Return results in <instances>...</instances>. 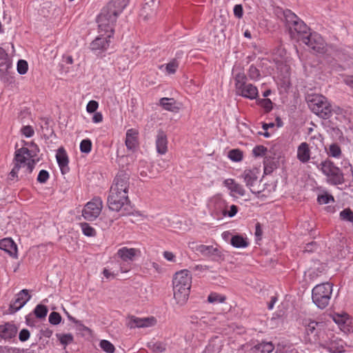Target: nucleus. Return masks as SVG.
<instances>
[{"instance_id": "obj_1", "label": "nucleus", "mask_w": 353, "mask_h": 353, "mask_svg": "<svg viewBox=\"0 0 353 353\" xmlns=\"http://www.w3.org/2000/svg\"><path fill=\"white\" fill-rule=\"evenodd\" d=\"M28 147H23L16 150L13 159V168L10 172V179L31 173L35 164L39 161L38 154L39 148L34 143L27 144Z\"/></svg>"}, {"instance_id": "obj_2", "label": "nucleus", "mask_w": 353, "mask_h": 353, "mask_svg": "<svg viewBox=\"0 0 353 353\" xmlns=\"http://www.w3.org/2000/svg\"><path fill=\"white\" fill-rule=\"evenodd\" d=\"M128 3V0H110L98 17V27L111 31Z\"/></svg>"}, {"instance_id": "obj_3", "label": "nucleus", "mask_w": 353, "mask_h": 353, "mask_svg": "<svg viewBox=\"0 0 353 353\" xmlns=\"http://www.w3.org/2000/svg\"><path fill=\"white\" fill-rule=\"evenodd\" d=\"M192 285V275L187 270L176 272L172 279L174 299L180 306L184 305L189 298Z\"/></svg>"}, {"instance_id": "obj_4", "label": "nucleus", "mask_w": 353, "mask_h": 353, "mask_svg": "<svg viewBox=\"0 0 353 353\" xmlns=\"http://www.w3.org/2000/svg\"><path fill=\"white\" fill-rule=\"evenodd\" d=\"M284 15L289 26L291 37L303 42V37L309 35L307 34L308 28L305 23L290 10L285 11Z\"/></svg>"}, {"instance_id": "obj_5", "label": "nucleus", "mask_w": 353, "mask_h": 353, "mask_svg": "<svg viewBox=\"0 0 353 353\" xmlns=\"http://www.w3.org/2000/svg\"><path fill=\"white\" fill-rule=\"evenodd\" d=\"M332 294V285L323 283L316 285L312 290V298L314 303L319 308L326 307Z\"/></svg>"}, {"instance_id": "obj_6", "label": "nucleus", "mask_w": 353, "mask_h": 353, "mask_svg": "<svg viewBox=\"0 0 353 353\" xmlns=\"http://www.w3.org/2000/svg\"><path fill=\"white\" fill-rule=\"evenodd\" d=\"M307 99L308 105L314 113L324 119L330 116L332 109L325 97L320 94H313L309 95Z\"/></svg>"}, {"instance_id": "obj_7", "label": "nucleus", "mask_w": 353, "mask_h": 353, "mask_svg": "<svg viewBox=\"0 0 353 353\" xmlns=\"http://www.w3.org/2000/svg\"><path fill=\"white\" fill-rule=\"evenodd\" d=\"M317 168L324 175L327 176V181L328 183L334 185L341 184L343 183V174L332 161L329 160L322 161L317 165Z\"/></svg>"}, {"instance_id": "obj_8", "label": "nucleus", "mask_w": 353, "mask_h": 353, "mask_svg": "<svg viewBox=\"0 0 353 353\" xmlns=\"http://www.w3.org/2000/svg\"><path fill=\"white\" fill-rule=\"evenodd\" d=\"M108 204L110 210L120 212L122 215H125L130 207L128 195H123L112 192H110Z\"/></svg>"}, {"instance_id": "obj_9", "label": "nucleus", "mask_w": 353, "mask_h": 353, "mask_svg": "<svg viewBox=\"0 0 353 353\" xmlns=\"http://www.w3.org/2000/svg\"><path fill=\"white\" fill-rule=\"evenodd\" d=\"M280 61L276 59V70L277 75L274 77L276 83L279 86L286 90L290 86V67L288 64H285L283 61H281V64H279Z\"/></svg>"}, {"instance_id": "obj_10", "label": "nucleus", "mask_w": 353, "mask_h": 353, "mask_svg": "<svg viewBox=\"0 0 353 353\" xmlns=\"http://www.w3.org/2000/svg\"><path fill=\"white\" fill-rule=\"evenodd\" d=\"M130 186V176L127 173L119 172L116 176L110 192L128 195Z\"/></svg>"}, {"instance_id": "obj_11", "label": "nucleus", "mask_w": 353, "mask_h": 353, "mask_svg": "<svg viewBox=\"0 0 353 353\" xmlns=\"http://www.w3.org/2000/svg\"><path fill=\"white\" fill-rule=\"evenodd\" d=\"M102 208V201L99 198H95L85 204L82 210V216L88 221L94 220L100 214Z\"/></svg>"}, {"instance_id": "obj_12", "label": "nucleus", "mask_w": 353, "mask_h": 353, "mask_svg": "<svg viewBox=\"0 0 353 353\" xmlns=\"http://www.w3.org/2000/svg\"><path fill=\"white\" fill-rule=\"evenodd\" d=\"M114 32V28H112V30H103L99 27V35L90 43V48L92 50H103L107 49L109 46L110 39L112 36Z\"/></svg>"}, {"instance_id": "obj_13", "label": "nucleus", "mask_w": 353, "mask_h": 353, "mask_svg": "<svg viewBox=\"0 0 353 353\" xmlns=\"http://www.w3.org/2000/svg\"><path fill=\"white\" fill-rule=\"evenodd\" d=\"M303 43L317 53H323L325 51V41L322 37L316 32L310 33L307 37H304Z\"/></svg>"}, {"instance_id": "obj_14", "label": "nucleus", "mask_w": 353, "mask_h": 353, "mask_svg": "<svg viewBox=\"0 0 353 353\" xmlns=\"http://www.w3.org/2000/svg\"><path fill=\"white\" fill-rule=\"evenodd\" d=\"M303 325L305 326L304 341L306 343H314L316 332L319 331V327L323 326V324L308 319L304 321Z\"/></svg>"}, {"instance_id": "obj_15", "label": "nucleus", "mask_w": 353, "mask_h": 353, "mask_svg": "<svg viewBox=\"0 0 353 353\" xmlns=\"http://www.w3.org/2000/svg\"><path fill=\"white\" fill-rule=\"evenodd\" d=\"M332 319L343 332H350L352 330V319L347 313H334Z\"/></svg>"}, {"instance_id": "obj_16", "label": "nucleus", "mask_w": 353, "mask_h": 353, "mask_svg": "<svg viewBox=\"0 0 353 353\" xmlns=\"http://www.w3.org/2000/svg\"><path fill=\"white\" fill-rule=\"evenodd\" d=\"M141 254V251L134 248L123 247L118 250L117 256L124 262L133 261Z\"/></svg>"}, {"instance_id": "obj_17", "label": "nucleus", "mask_w": 353, "mask_h": 353, "mask_svg": "<svg viewBox=\"0 0 353 353\" xmlns=\"http://www.w3.org/2000/svg\"><path fill=\"white\" fill-rule=\"evenodd\" d=\"M239 208L235 205H230L225 201L220 203L217 208L216 215L222 218H232L238 212Z\"/></svg>"}, {"instance_id": "obj_18", "label": "nucleus", "mask_w": 353, "mask_h": 353, "mask_svg": "<svg viewBox=\"0 0 353 353\" xmlns=\"http://www.w3.org/2000/svg\"><path fill=\"white\" fill-rule=\"evenodd\" d=\"M31 298L28 294V290H22L17 294L14 301L10 304V310L11 313H14L21 309Z\"/></svg>"}, {"instance_id": "obj_19", "label": "nucleus", "mask_w": 353, "mask_h": 353, "mask_svg": "<svg viewBox=\"0 0 353 353\" xmlns=\"http://www.w3.org/2000/svg\"><path fill=\"white\" fill-rule=\"evenodd\" d=\"M323 348L329 353H340L344 351V343L334 336L327 343L323 341Z\"/></svg>"}, {"instance_id": "obj_20", "label": "nucleus", "mask_w": 353, "mask_h": 353, "mask_svg": "<svg viewBox=\"0 0 353 353\" xmlns=\"http://www.w3.org/2000/svg\"><path fill=\"white\" fill-rule=\"evenodd\" d=\"M332 338H334L333 332L330 328L323 325L321 327L319 328V331L316 332L314 343L319 344V347L323 348V341L324 340L325 343H327Z\"/></svg>"}, {"instance_id": "obj_21", "label": "nucleus", "mask_w": 353, "mask_h": 353, "mask_svg": "<svg viewBox=\"0 0 353 353\" xmlns=\"http://www.w3.org/2000/svg\"><path fill=\"white\" fill-rule=\"evenodd\" d=\"M156 323L157 320L153 316L147 318L132 317L129 323L131 328L152 327Z\"/></svg>"}, {"instance_id": "obj_22", "label": "nucleus", "mask_w": 353, "mask_h": 353, "mask_svg": "<svg viewBox=\"0 0 353 353\" xmlns=\"http://www.w3.org/2000/svg\"><path fill=\"white\" fill-rule=\"evenodd\" d=\"M158 5L159 1L157 0H150L145 3L140 14L145 21H148L155 15Z\"/></svg>"}, {"instance_id": "obj_23", "label": "nucleus", "mask_w": 353, "mask_h": 353, "mask_svg": "<svg viewBox=\"0 0 353 353\" xmlns=\"http://www.w3.org/2000/svg\"><path fill=\"white\" fill-rule=\"evenodd\" d=\"M56 159L62 174H66L69 171V160L66 151L63 147L57 150Z\"/></svg>"}, {"instance_id": "obj_24", "label": "nucleus", "mask_w": 353, "mask_h": 353, "mask_svg": "<svg viewBox=\"0 0 353 353\" xmlns=\"http://www.w3.org/2000/svg\"><path fill=\"white\" fill-rule=\"evenodd\" d=\"M0 249L6 252L10 256L17 258V247L11 239L6 238L1 240Z\"/></svg>"}, {"instance_id": "obj_25", "label": "nucleus", "mask_w": 353, "mask_h": 353, "mask_svg": "<svg viewBox=\"0 0 353 353\" xmlns=\"http://www.w3.org/2000/svg\"><path fill=\"white\" fill-rule=\"evenodd\" d=\"M155 143L157 151L159 154L163 155L168 152V138L164 132L159 131L158 132Z\"/></svg>"}, {"instance_id": "obj_26", "label": "nucleus", "mask_w": 353, "mask_h": 353, "mask_svg": "<svg viewBox=\"0 0 353 353\" xmlns=\"http://www.w3.org/2000/svg\"><path fill=\"white\" fill-rule=\"evenodd\" d=\"M274 349V345L270 341L258 342L250 349V353H270Z\"/></svg>"}, {"instance_id": "obj_27", "label": "nucleus", "mask_w": 353, "mask_h": 353, "mask_svg": "<svg viewBox=\"0 0 353 353\" xmlns=\"http://www.w3.org/2000/svg\"><path fill=\"white\" fill-rule=\"evenodd\" d=\"M160 105L165 110L178 112L181 108V103H177L174 99L162 98L160 99Z\"/></svg>"}, {"instance_id": "obj_28", "label": "nucleus", "mask_w": 353, "mask_h": 353, "mask_svg": "<svg viewBox=\"0 0 353 353\" xmlns=\"http://www.w3.org/2000/svg\"><path fill=\"white\" fill-rule=\"evenodd\" d=\"M138 130L129 129L126 132L125 145L128 149L134 150L138 145Z\"/></svg>"}, {"instance_id": "obj_29", "label": "nucleus", "mask_w": 353, "mask_h": 353, "mask_svg": "<svg viewBox=\"0 0 353 353\" xmlns=\"http://www.w3.org/2000/svg\"><path fill=\"white\" fill-rule=\"evenodd\" d=\"M17 332V327L10 323L0 325V341L10 339L14 337Z\"/></svg>"}, {"instance_id": "obj_30", "label": "nucleus", "mask_w": 353, "mask_h": 353, "mask_svg": "<svg viewBox=\"0 0 353 353\" xmlns=\"http://www.w3.org/2000/svg\"><path fill=\"white\" fill-rule=\"evenodd\" d=\"M259 174V170L257 168H254L253 170L250 171L248 173L245 174L244 177L245 181H246V185L250 189V192L252 193H255L256 191L254 189H252L256 184L258 183V177Z\"/></svg>"}, {"instance_id": "obj_31", "label": "nucleus", "mask_w": 353, "mask_h": 353, "mask_svg": "<svg viewBox=\"0 0 353 353\" xmlns=\"http://www.w3.org/2000/svg\"><path fill=\"white\" fill-rule=\"evenodd\" d=\"M297 159L302 163H307L310 159V150L307 143H301L297 148Z\"/></svg>"}, {"instance_id": "obj_32", "label": "nucleus", "mask_w": 353, "mask_h": 353, "mask_svg": "<svg viewBox=\"0 0 353 353\" xmlns=\"http://www.w3.org/2000/svg\"><path fill=\"white\" fill-rule=\"evenodd\" d=\"M276 59L279 61H283V63L285 64H288V57L287 56L286 51L283 48H279L276 50V52L274 54L273 61L274 62V66L270 65L272 70H276V75H277V70H276ZM281 61L279 62V64H281Z\"/></svg>"}, {"instance_id": "obj_33", "label": "nucleus", "mask_w": 353, "mask_h": 353, "mask_svg": "<svg viewBox=\"0 0 353 353\" xmlns=\"http://www.w3.org/2000/svg\"><path fill=\"white\" fill-rule=\"evenodd\" d=\"M225 186H226L230 191L233 196L236 194H242V190L240 185L236 184L234 181L232 179H228L223 182Z\"/></svg>"}, {"instance_id": "obj_34", "label": "nucleus", "mask_w": 353, "mask_h": 353, "mask_svg": "<svg viewBox=\"0 0 353 353\" xmlns=\"http://www.w3.org/2000/svg\"><path fill=\"white\" fill-rule=\"evenodd\" d=\"M317 201L319 204L323 205L330 203V202H334V196L332 194H330L327 191L321 190L318 194Z\"/></svg>"}, {"instance_id": "obj_35", "label": "nucleus", "mask_w": 353, "mask_h": 353, "mask_svg": "<svg viewBox=\"0 0 353 353\" xmlns=\"http://www.w3.org/2000/svg\"><path fill=\"white\" fill-rule=\"evenodd\" d=\"M238 68L234 67L233 72L235 74V85L236 94L239 96H243V76L240 72H238Z\"/></svg>"}, {"instance_id": "obj_36", "label": "nucleus", "mask_w": 353, "mask_h": 353, "mask_svg": "<svg viewBox=\"0 0 353 353\" xmlns=\"http://www.w3.org/2000/svg\"><path fill=\"white\" fill-rule=\"evenodd\" d=\"M258 96V90L252 84L244 83V97L250 99H255Z\"/></svg>"}, {"instance_id": "obj_37", "label": "nucleus", "mask_w": 353, "mask_h": 353, "mask_svg": "<svg viewBox=\"0 0 353 353\" xmlns=\"http://www.w3.org/2000/svg\"><path fill=\"white\" fill-rule=\"evenodd\" d=\"M324 270V267L320 264H315L314 267L310 268L305 272V275L308 276L310 279H316L320 273Z\"/></svg>"}, {"instance_id": "obj_38", "label": "nucleus", "mask_w": 353, "mask_h": 353, "mask_svg": "<svg viewBox=\"0 0 353 353\" xmlns=\"http://www.w3.org/2000/svg\"><path fill=\"white\" fill-rule=\"evenodd\" d=\"M271 150H268V149L263 145H256L252 150V153L254 157H265L271 158L272 156L269 155V153H271Z\"/></svg>"}, {"instance_id": "obj_39", "label": "nucleus", "mask_w": 353, "mask_h": 353, "mask_svg": "<svg viewBox=\"0 0 353 353\" xmlns=\"http://www.w3.org/2000/svg\"><path fill=\"white\" fill-rule=\"evenodd\" d=\"M327 154L330 157L339 159L341 156V149L340 146L336 143L330 145L327 150Z\"/></svg>"}, {"instance_id": "obj_40", "label": "nucleus", "mask_w": 353, "mask_h": 353, "mask_svg": "<svg viewBox=\"0 0 353 353\" xmlns=\"http://www.w3.org/2000/svg\"><path fill=\"white\" fill-rule=\"evenodd\" d=\"M340 219L343 221L353 223V212L350 208H345L339 214Z\"/></svg>"}, {"instance_id": "obj_41", "label": "nucleus", "mask_w": 353, "mask_h": 353, "mask_svg": "<svg viewBox=\"0 0 353 353\" xmlns=\"http://www.w3.org/2000/svg\"><path fill=\"white\" fill-rule=\"evenodd\" d=\"M228 158L234 162L241 161L243 158L242 152L239 149H233L228 152Z\"/></svg>"}, {"instance_id": "obj_42", "label": "nucleus", "mask_w": 353, "mask_h": 353, "mask_svg": "<svg viewBox=\"0 0 353 353\" xmlns=\"http://www.w3.org/2000/svg\"><path fill=\"white\" fill-rule=\"evenodd\" d=\"M83 233L88 236H94L96 230L87 223H81L80 224Z\"/></svg>"}, {"instance_id": "obj_43", "label": "nucleus", "mask_w": 353, "mask_h": 353, "mask_svg": "<svg viewBox=\"0 0 353 353\" xmlns=\"http://www.w3.org/2000/svg\"><path fill=\"white\" fill-rule=\"evenodd\" d=\"M212 245H197L195 250L206 256H211V249Z\"/></svg>"}, {"instance_id": "obj_44", "label": "nucleus", "mask_w": 353, "mask_h": 353, "mask_svg": "<svg viewBox=\"0 0 353 353\" xmlns=\"http://www.w3.org/2000/svg\"><path fill=\"white\" fill-rule=\"evenodd\" d=\"M34 314L37 318H44L47 315L48 313V308L46 306L43 305H38L34 309Z\"/></svg>"}, {"instance_id": "obj_45", "label": "nucleus", "mask_w": 353, "mask_h": 353, "mask_svg": "<svg viewBox=\"0 0 353 353\" xmlns=\"http://www.w3.org/2000/svg\"><path fill=\"white\" fill-rule=\"evenodd\" d=\"M226 299L224 295L212 293L208 296V301L211 303H223Z\"/></svg>"}, {"instance_id": "obj_46", "label": "nucleus", "mask_w": 353, "mask_h": 353, "mask_svg": "<svg viewBox=\"0 0 353 353\" xmlns=\"http://www.w3.org/2000/svg\"><path fill=\"white\" fill-rule=\"evenodd\" d=\"M148 347L155 353H161L165 350V345L161 342L150 343Z\"/></svg>"}, {"instance_id": "obj_47", "label": "nucleus", "mask_w": 353, "mask_h": 353, "mask_svg": "<svg viewBox=\"0 0 353 353\" xmlns=\"http://www.w3.org/2000/svg\"><path fill=\"white\" fill-rule=\"evenodd\" d=\"M100 347L108 353H113L115 350L114 346L107 340H101L100 341Z\"/></svg>"}, {"instance_id": "obj_48", "label": "nucleus", "mask_w": 353, "mask_h": 353, "mask_svg": "<svg viewBox=\"0 0 353 353\" xmlns=\"http://www.w3.org/2000/svg\"><path fill=\"white\" fill-rule=\"evenodd\" d=\"M230 244L236 248H242L243 236L241 235H233L230 239Z\"/></svg>"}, {"instance_id": "obj_49", "label": "nucleus", "mask_w": 353, "mask_h": 353, "mask_svg": "<svg viewBox=\"0 0 353 353\" xmlns=\"http://www.w3.org/2000/svg\"><path fill=\"white\" fill-rule=\"evenodd\" d=\"M92 142L90 139H84L80 143V150L83 153H89L91 151Z\"/></svg>"}, {"instance_id": "obj_50", "label": "nucleus", "mask_w": 353, "mask_h": 353, "mask_svg": "<svg viewBox=\"0 0 353 353\" xmlns=\"http://www.w3.org/2000/svg\"><path fill=\"white\" fill-rule=\"evenodd\" d=\"M28 64L25 60H19L17 63V71L20 74H24L27 72Z\"/></svg>"}, {"instance_id": "obj_51", "label": "nucleus", "mask_w": 353, "mask_h": 353, "mask_svg": "<svg viewBox=\"0 0 353 353\" xmlns=\"http://www.w3.org/2000/svg\"><path fill=\"white\" fill-rule=\"evenodd\" d=\"M57 337L63 345H68L73 341V336L71 334H57Z\"/></svg>"}, {"instance_id": "obj_52", "label": "nucleus", "mask_w": 353, "mask_h": 353, "mask_svg": "<svg viewBox=\"0 0 353 353\" xmlns=\"http://www.w3.org/2000/svg\"><path fill=\"white\" fill-rule=\"evenodd\" d=\"M258 104L263 107L267 112L272 109V103L269 99H263L258 101Z\"/></svg>"}, {"instance_id": "obj_53", "label": "nucleus", "mask_w": 353, "mask_h": 353, "mask_svg": "<svg viewBox=\"0 0 353 353\" xmlns=\"http://www.w3.org/2000/svg\"><path fill=\"white\" fill-rule=\"evenodd\" d=\"M61 321V315L56 312H52L49 316V322L52 325H58Z\"/></svg>"}, {"instance_id": "obj_54", "label": "nucleus", "mask_w": 353, "mask_h": 353, "mask_svg": "<svg viewBox=\"0 0 353 353\" xmlns=\"http://www.w3.org/2000/svg\"><path fill=\"white\" fill-rule=\"evenodd\" d=\"M178 66H179L178 63L175 60H173L166 65V66H165L166 72L168 74H174L176 72Z\"/></svg>"}, {"instance_id": "obj_55", "label": "nucleus", "mask_w": 353, "mask_h": 353, "mask_svg": "<svg viewBox=\"0 0 353 353\" xmlns=\"http://www.w3.org/2000/svg\"><path fill=\"white\" fill-rule=\"evenodd\" d=\"M342 165L345 171H346V174L353 178V169L350 162L347 160H344L342 162Z\"/></svg>"}, {"instance_id": "obj_56", "label": "nucleus", "mask_w": 353, "mask_h": 353, "mask_svg": "<svg viewBox=\"0 0 353 353\" xmlns=\"http://www.w3.org/2000/svg\"><path fill=\"white\" fill-rule=\"evenodd\" d=\"M248 76L251 79H258L260 76L259 70L256 67L251 66L248 70Z\"/></svg>"}, {"instance_id": "obj_57", "label": "nucleus", "mask_w": 353, "mask_h": 353, "mask_svg": "<svg viewBox=\"0 0 353 353\" xmlns=\"http://www.w3.org/2000/svg\"><path fill=\"white\" fill-rule=\"evenodd\" d=\"M163 256L165 259H166L169 262L175 263L176 261V255L170 251H164L163 252Z\"/></svg>"}, {"instance_id": "obj_58", "label": "nucleus", "mask_w": 353, "mask_h": 353, "mask_svg": "<svg viewBox=\"0 0 353 353\" xmlns=\"http://www.w3.org/2000/svg\"><path fill=\"white\" fill-rule=\"evenodd\" d=\"M98 106H99V104L96 101H93V100L90 101L88 102V103L87 105L86 110L89 113L94 112L97 110V109L98 108Z\"/></svg>"}, {"instance_id": "obj_59", "label": "nucleus", "mask_w": 353, "mask_h": 353, "mask_svg": "<svg viewBox=\"0 0 353 353\" xmlns=\"http://www.w3.org/2000/svg\"><path fill=\"white\" fill-rule=\"evenodd\" d=\"M130 215L132 217V222L143 221L145 217L143 214H141L139 211L133 212L130 214Z\"/></svg>"}, {"instance_id": "obj_60", "label": "nucleus", "mask_w": 353, "mask_h": 353, "mask_svg": "<svg viewBox=\"0 0 353 353\" xmlns=\"http://www.w3.org/2000/svg\"><path fill=\"white\" fill-rule=\"evenodd\" d=\"M211 256H214L216 260L223 259V254L221 250L216 247H212Z\"/></svg>"}, {"instance_id": "obj_61", "label": "nucleus", "mask_w": 353, "mask_h": 353, "mask_svg": "<svg viewBox=\"0 0 353 353\" xmlns=\"http://www.w3.org/2000/svg\"><path fill=\"white\" fill-rule=\"evenodd\" d=\"M49 178V174L47 171L46 170H41L40 171V172L39 173V175H38V177H37V181L39 182V183H46V181Z\"/></svg>"}, {"instance_id": "obj_62", "label": "nucleus", "mask_w": 353, "mask_h": 353, "mask_svg": "<svg viewBox=\"0 0 353 353\" xmlns=\"http://www.w3.org/2000/svg\"><path fill=\"white\" fill-rule=\"evenodd\" d=\"M30 337V332L27 329H23L19 332V339L21 341H26Z\"/></svg>"}, {"instance_id": "obj_63", "label": "nucleus", "mask_w": 353, "mask_h": 353, "mask_svg": "<svg viewBox=\"0 0 353 353\" xmlns=\"http://www.w3.org/2000/svg\"><path fill=\"white\" fill-rule=\"evenodd\" d=\"M21 132L26 137H30L34 134V130L31 126L26 125L21 129Z\"/></svg>"}, {"instance_id": "obj_64", "label": "nucleus", "mask_w": 353, "mask_h": 353, "mask_svg": "<svg viewBox=\"0 0 353 353\" xmlns=\"http://www.w3.org/2000/svg\"><path fill=\"white\" fill-rule=\"evenodd\" d=\"M234 15L238 17L241 18L243 14V8L241 4L236 5L234 8Z\"/></svg>"}]
</instances>
